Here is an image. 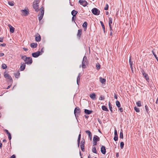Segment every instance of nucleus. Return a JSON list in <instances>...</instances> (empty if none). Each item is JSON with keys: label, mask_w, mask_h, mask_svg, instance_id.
I'll return each mask as SVG.
<instances>
[{"label": "nucleus", "mask_w": 158, "mask_h": 158, "mask_svg": "<svg viewBox=\"0 0 158 158\" xmlns=\"http://www.w3.org/2000/svg\"><path fill=\"white\" fill-rule=\"evenodd\" d=\"M32 7L36 12H38L40 10V12L38 16H40L39 17L38 19L39 21H40L43 19L44 14V7L42 6L41 8L39 9V5L37 4H35L33 3Z\"/></svg>", "instance_id": "obj_1"}, {"label": "nucleus", "mask_w": 158, "mask_h": 158, "mask_svg": "<svg viewBox=\"0 0 158 158\" xmlns=\"http://www.w3.org/2000/svg\"><path fill=\"white\" fill-rule=\"evenodd\" d=\"M81 112V110L78 107H77L75 108L74 113L77 119L79 116L80 115Z\"/></svg>", "instance_id": "obj_2"}, {"label": "nucleus", "mask_w": 158, "mask_h": 158, "mask_svg": "<svg viewBox=\"0 0 158 158\" xmlns=\"http://www.w3.org/2000/svg\"><path fill=\"white\" fill-rule=\"evenodd\" d=\"M88 63L87 57L85 56L83 57V60L82 63V69H85L86 68V65H87Z\"/></svg>", "instance_id": "obj_3"}, {"label": "nucleus", "mask_w": 158, "mask_h": 158, "mask_svg": "<svg viewBox=\"0 0 158 158\" xmlns=\"http://www.w3.org/2000/svg\"><path fill=\"white\" fill-rule=\"evenodd\" d=\"M99 137L97 135H94L93 139V146H96L97 142L100 141Z\"/></svg>", "instance_id": "obj_4"}, {"label": "nucleus", "mask_w": 158, "mask_h": 158, "mask_svg": "<svg viewBox=\"0 0 158 158\" xmlns=\"http://www.w3.org/2000/svg\"><path fill=\"white\" fill-rule=\"evenodd\" d=\"M6 72H4V77L5 78L9 79V83L12 84L13 80L11 76L8 73H6Z\"/></svg>", "instance_id": "obj_5"}, {"label": "nucleus", "mask_w": 158, "mask_h": 158, "mask_svg": "<svg viewBox=\"0 0 158 158\" xmlns=\"http://www.w3.org/2000/svg\"><path fill=\"white\" fill-rule=\"evenodd\" d=\"M92 13L96 15H98L100 14V11L98 8H94L91 10Z\"/></svg>", "instance_id": "obj_6"}, {"label": "nucleus", "mask_w": 158, "mask_h": 158, "mask_svg": "<svg viewBox=\"0 0 158 158\" xmlns=\"http://www.w3.org/2000/svg\"><path fill=\"white\" fill-rule=\"evenodd\" d=\"M24 61L25 62V63L26 64L29 65L32 64L33 60L32 58L31 57H27V58H26L25 59Z\"/></svg>", "instance_id": "obj_7"}, {"label": "nucleus", "mask_w": 158, "mask_h": 158, "mask_svg": "<svg viewBox=\"0 0 158 158\" xmlns=\"http://www.w3.org/2000/svg\"><path fill=\"white\" fill-rule=\"evenodd\" d=\"M22 12L21 15L24 16H27L29 13V11L28 9L22 10H21Z\"/></svg>", "instance_id": "obj_8"}, {"label": "nucleus", "mask_w": 158, "mask_h": 158, "mask_svg": "<svg viewBox=\"0 0 158 158\" xmlns=\"http://www.w3.org/2000/svg\"><path fill=\"white\" fill-rule=\"evenodd\" d=\"M79 2L81 5H82L84 7L86 6L89 4L88 2L85 0H79Z\"/></svg>", "instance_id": "obj_9"}, {"label": "nucleus", "mask_w": 158, "mask_h": 158, "mask_svg": "<svg viewBox=\"0 0 158 158\" xmlns=\"http://www.w3.org/2000/svg\"><path fill=\"white\" fill-rule=\"evenodd\" d=\"M82 33V29H80L78 30V32L77 34V38L78 40H80L81 36Z\"/></svg>", "instance_id": "obj_10"}, {"label": "nucleus", "mask_w": 158, "mask_h": 158, "mask_svg": "<svg viewBox=\"0 0 158 158\" xmlns=\"http://www.w3.org/2000/svg\"><path fill=\"white\" fill-rule=\"evenodd\" d=\"M21 66L19 68V69L21 71H23L25 69L26 67V63H21Z\"/></svg>", "instance_id": "obj_11"}, {"label": "nucleus", "mask_w": 158, "mask_h": 158, "mask_svg": "<svg viewBox=\"0 0 158 158\" xmlns=\"http://www.w3.org/2000/svg\"><path fill=\"white\" fill-rule=\"evenodd\" d=\"M40 55V51H38L36 52H35L32 53V57L35 58H37Z\"/></svg>", "instance_id": "obj_12"}, {"label": "nucleus", "mask_w": 158, "mask_h": 158, "mask_svg": "<svg viewBox=\"0 0 158 158\" xmlns=\"http://www.w3.org/2000/svg\"><path fill=\"white\" fill-rule=\"evenodd\" d=\"M114 139L115 141H116L118 140V138L117 131L115 129L114 130Z\"/></svg>", "instance_id": "obj_13"}, {"label": "nucleus", "mask_w": 158, "mask_h": 158, "mask_svg": "<svg viewBox=\"0 0 158 158\" xmlns=\"http://www.w3.org/2000/svg\"><path fill=\"white\" fill-rule=\"evenodd\" d=\"M129 63L131 71L132 73H133V61L131 60V56H130V59L129 60Z\"/></svg>", "instance_id": "obj_14"}, {"label": "nucleus", "mask_w": 158, "mask_h": 158, "mask_svg": "<svg viewBox=\"0 0 158 158\" xmlns=\"http://www.w3.org/2000/svg\"><path fill=\"white\" fill-rule=\"evenodd\" d=\"M101 152L103 154H105L106 153V147L104 146H102L101 148Z\"/></svg>", "instance_id": "obj_15"}, {"label": "nucleus", "mask_w": 158, "mask_h": 158, "mask_svg": "<svg viewBox=\"0 0 158 158\" xmlns=\"http://www.w3.org/2000/svg\"><path fill=\"white\" fill-rule=\"evenodd\" d=\"M41 40V37L39 34L37 33V34L35 35V40L37 42H39Z\"/></svg>", "instance_id": "obj_16"}, {"label": "nucleus", "mask_w": 158, "mask_h": 158, "mask_svg": "<svg viewBox=\"0 0 158 158\" xmlns=\"http://www.w3.org/2000/svg\"><path fill=\"white\" fill-rule=\"evenodd\" d=\"M85 133L88 134L89 137V139L91 140L92 139V134L90 131L88 130L85 131Z\"/></svg>", "instance_id": "obj_17"}, {"label": "nucleus", "mask_w": 158, "mask_h": 158, "mask_svg": "<svg viewBox=\"0 0 158 158\" xmlns=\"http://www.w3.org/2000/svg\"><path fill=\"white\" fill-rule=\"evenodd\" d=\"M84 112L86 114L89 115L91 114L93 112V111L92 110L85 109Z\"/></svg>", "instance_id": "obj_18"}, {"label": "nucleus", "mask_w": 158, "mask_h": 158, "mask_svg": "<svg viewBox=\"0 0 158 158\" xmlns=\"http://www.w3.org/2000/svg\"><path fill=\"white\" fill-rule=\"evenodd\" d=\"M110 28V36H113V34L114 33V32L112 29V26H109Z\"/></svg>", "instance_id": "obj_19"}, {"label": "nucleus", "mask_w": 158, "mask_h": 158, "mask_svg": "<svg viewBox=\"0 0 158 158\" xmlns=\"http://www.w3.org/2000/svg\"><path fill=\"white\" fill-rule=\"evenodd\" d=\"M90 97L93 100H95L96 99V95L94 93H93L89 95Z\"/></svg>", "instance_id": "obj_20"}, {"label": "nucleus", "mask_w": 158, "mask_h": 158, "mask_svg": "<svg viewBox=\"0 0 158 158\" xmlns=\"http://www.w3.org/2000/svg\"><path fill=\"white\" fill-rule=\"evenodd\" d=\"M8 26L10 28V31L11 33H13L15 31V28L10 25L9 24Z\"/></svg>", "instance_id": "obj_21"}, {"label": "nucleus", "mask_w": 158, "mask_h": 158, "mask_svg": "<svg viewBox=\"0 0 158 158\" xmlns=\"http://www.w3.org/2000/svg\"><path fill=\"white\" fill-rule=\"evenodd\" d=\"M108 105L109 109L110 111H111V113H114V111H115V110H114V111H113V110H112V105L110 102H109Z\"/></svg>", "instance_id": "obj_22"}, {"label": "nucleus", "mask_w": 158, "mask_h": 158, "mask_svg": "<svg viewBox=\"0 0 158 158\" xmlns=\"http://www.w3.org/2000/svg\"><path fill=\"white\" fill-rule=\"evenodd\" d=\"M100 82L102 84H105L106 83V79L105 78L100 77L99 78Z\"/></svg>", "instance_id": "obj_23"}, {"label": "nucleus", "mask_w": 158, "mask_h": 158, "mask_svg": "<svg viewBox=\"0 0 158 158\" xmlns=\"http://www.w3.org/2000/svg\"><path fill=\"white\" fill-rule=\"evenodd\" d=\"M37 46V44L36 43H31L30 44V46L33 48H35Z\"/></svg>", "instance_id": "obj_24"}, {"label": "nucleus", "mask_w": 158, "mask_h": 158, "mask_svg": "<svg viewBox=\"0 0 158 158\" xmlns=\"http://www.w3.org/2000/svg\"><path fill=\"white\" fill-rule=\"evenodd\" d=\"M100 23L101 24V26L102 27L103 30V31L104 33V34H105V32H106L105 26L103 22L102 21H100Z\"/></svg>", "instance_id": "obj_25"}, {"label": "nucleus", "mask_w": 158, "mask_h": 158, "mask_svg": "<svg viewBox=\"0 0 158 158\" xmlns=\"http://www.w3.org/2000/svg\"><path fill=\"white\" fill-rule=\"evenodd\" d=\"M144 75H143V76L144 77L147 81L149 82V79L148 74H147L145 73V74Z\"/></svg>", "instance_id": "obj_26"}, {"label": "nucleus", "mask_w": 158, "mask_h": 158, "mask_svg": "<svg viewBox=\"0 0 158 158\" xmlns=\"http://www.w3.org/2000/svg\"><path fill=\"white\" fill-rule=\"evenodd\" d=\"M102 110L108 112L109 111V110L105 106L103 105L102 106Z\"/></svg>", "instance_id": "obj_27"}, {"label": "nucleus", "mask_w": 158, "mask_h": 158, "mask_svg": "<svg viewBox=\"0 0 158 158\" xmlns=\"http://www.w3.org/2000/svg\"><path fill=\"white\" fill-rule=\"evenodd\" d=\"M77 13L78 11L74 10H73L71 12L72 15L75 16H76V15L77 14Z\"/></svg>", "instance_id": "obj_28"}, {"label": "nucleus", "mask_w": 158, "mask_h": 158, "mask_svg": "<svg viewBox=\"0 0 158 158\" xmlns=\"http://www.w3.org/2000/svg\"><path fill=\"white\" fill-rule=\"evenodd\" d=\"M14 75L15 76L16 78H18L19 77L20 75V73L19 71H18L16 73H14Z\"/></svg>", "instance_id": "obj_29"}, {"label": "nucleus", "mask_w": 158, "mask_h": 158, "mask_svg": "<svg viewBox=\"0 0 158 158\" xmlns=\"http://www.w3.org/2000/svg\"><path fill=\"white\" fill-rule=\"evenodd\" d=\"M119 137L120 139H123V130L122 129L121 130L120 132V133Z\"/></svg>", "instance_id": "obj_30"}, {"label": "nucleus", "mask_w": 158, "mask_h": 158, "mask_svg": "<svg viewBox=\"0 0 158 158\" xmlns=\"http://www.w3.org/2000/svg\"><path fill=\"white\" fill-rule=\"evenodd\" d=\"M145 109L146 110V112H147V114H148L149 115L150 111H149V109L148 107V106L147 105H146L145 106Z\"/></svg>", "instance_id": "obj_31"}, {"label": "nucleus", "mask_w": 158, "mask_h": 158, "mask_svg": "<svg viewBox=\"0 0 158 158\" xmlns=\"http://www.w3.org/2000/svg\"><path fill=\"white\" fill-rule=\"evenodd\" d=\"M109 26H112L111 24L112 23V19L111 17L109 18Z\"/></svg>", "instance_id": "obj_32"}, {"label": "nucleus", "mask_w": 158, "mask_h": 158, "mask_svg": "<svg viewBox=\"0 0 158 158\" xmlns=\"http://www.w3.org/2000/svg\"><path fill=\"white\" fill-rule=\"evenodd\" d=\"M80 73H79L78 74V76L77 77V83L78 85H79V83L80 82Z\"/></svg>", "instance_id": "obj_33"}, {"label": "nucleus", "mask_w": 158, "mask_h": 158, "mask_svg": "<svg viewBox=\"0 0 158 158\" xmlns=\"http://www.w3.org/2000/svg\"><path fill=\"white\" fill-rule=\"evenodd\" d=\"M116 104L118 108L121 107V104L120 102L118 101L117 100L116 101Z\"/></svg>", "instance_id": "obj_34"}, {"label": "nucleus", "mask_w": 158, "mask_h": 158, "mask_svg": "<svg viewBox=\"0 0 158 158\" xmlns=\"http://www.w3.org/2000/svg\"><path fill=\"white\" fill-rule=\"evenodd\" d=\"M96 67L97 69L99 70L100 69L101 65L98 63H97L96 64Z\"/></svg>", "instance_id": "obj_35"}, {"label": "nucleus", "mask_w": 158, "mask_h": 158, "mask_svg": "<svg viewBox=\"0 0 158 158\" xmlns=\"http://www.w3.org/2000/svg\"><path fill=\"white\" fill-rule=\"evenodd\" d=\"M20 56L21 57V59L23 60L24 61L25 60V59L27 58L26 56H23L22 54H20Z\"/></svg>", "instance_id": "obj_36"}, {"label": "nucleus", "mask_w": 158, "mask_h": 158, "mask_svg": "<svg viewBox=\"0 0 158 158\" xmlns=\"http://www.w3.org/2000/svg\"><path fill=\"white\" fill-rule=\"evenodd\" d=\"M92 151L94 153L96 154L97 153V151L95 147H93L92 149Z\"/></svg>", "instance_id": "obj_37"}, {"label": "nucleus", "mask_w": 158, "mask_h": 158, "mask_svg": "<svg viewBox=\"0 0 158 158\" xmlns=\"http://www.w3.org/2000/svg\"><path fill=\"white\" fill-rule=\"evenodd\" d=\"M136 104L138 107H140L141 106V102L140 101H138L136 102Z\"/></svg>", "instance_id": "obj_38"}, {"label": "nucleus", "mask_w": 158, "mask_h": 158, "mask_svg": "<svg viewBox=\"0 0 158 158\" xmlns=\"http://www.w3.org/2000/svg\"><path fill=\"white\" fill-rule=\"evenodd\" d=\"M155 50V49L154 48L153 49H152V53L153 54V55H154V56H155V58H156H156H158V57H157L156 54L155 53L154 51V50Z\"/></svg>", "instance_id": "obj_39"}, {"label": "nucleus", "mask_w": 158, "mask_h": 158, "mask_svg": "<svg viewBox=\"0 0 158 158\" xmlns=\"http://www.w3.org/2000/svg\"><path fill=\"white\" fill-rule=\"evenodd\" d=\"M40 0H35L33 3L39 5Z\"/></svg>", "instance_id": "obj_40"}, {"label": "nucleus", "mask_w": 158, "mask_h": 158, "mask_svg": "<svg viewBox=\"0 0 158 158\" xmlns=\"http://www.w3.org/2000/svg\"><path fill=\"white\" fill-rule=\"evenodd\" d=\"M73 15V17H72V21L74 22L76 24L75 20L76 18V16H75V15Z\"/></svg>", "instance_id": "obj_41"}, {"label": "nucleus", "mask_w": 158, "mask_h": 158, "mask_svg": "<svg viewBox=\"0 0 158 158\" xmlns=\"http://www.w3.org/2000/svg\"><path fill=\"white\" fill-rule=\"evenodd\" d=\"M134 109L136 112L139 113L140 112V110L139 108H137L136 106H135L134 107Z\"/></svg>", "instance_id": "obj_42"}, {"label": "nucleus", "mask_w": 158, "mask_h": 158, "mask_svg": "<svg viewBox=\"0 0 158 158\" xmlns=\"http://www.w3.org/2000/svg\"><path fill=\"white\" fill-rule=\"evenodd\" d=\"M124 146V143L123 142H121L120 143V147L121 149H122L123 148Z\"/></svg>", "instance_id": "obj_43"}, {"label": "nucleus", "mask_w": 158, "mask_h": 158, "mask_svg": "<svg viewBox=\"0 0 158 158\" xmlns=\"http://www.w3.org/2000/svg\"><path fill=\"white\" fill-rule=\"evenodd\" d=\"M8 3L9 4V5L11 6H14V2H10V1H8Z\"/></svg>", "instance_id": "obj_44"}, {"label": "nucleus", "mask_w": 158, "mask_h": 158, "mask_svg": "<svg viewBox=\"0 0 158 158\" xmlns=\"http://www.w3.org/2000/svg\"><path fill=\"white\" fill-rule=\"evenodd\" d=\"M87 25H88L87 23L86 22H85L83 23L82 25V27H87Z\"/></svg>", "instance_id": "obj_45"}, {"label": "nucleus", "mask_w": 158, "mask_h": 158, "mask_svg": "<svg viewBox=\"0 0 158 158\" xmlns=\"http://www.w3.org/2000/svg\"><path fill=\"white\" fill-rule=\"evenodd\" d=\"M81 146V151L83 152H84L85 151V145H80Z\"/></svg>", "instance_id": "obj_46"}, {"label": "nucleus", "mask_w": 158, "mask_h": 158, "mask_svg": "<svg viewBox=\"0 0 158 158\" xmlns=\"http://www.w3.org/2000/svg\"><path fill=\"white\" fill-rule=\"evenodd\" d=\"M7 67V65L4 64H2V68L3 69H6Z\"/></svg>", "instance_id": "obj_47"}, {"label": "nucleus", "mask_w": 158, "mask_h": 158, "mask_svg": "<svg viewBox=\"0 0 158 158\" xmlns=\"http://www.w3.org/2000/svg\"><path fill=\"white\" fill-rule=\"evenodd\" d=\"M83 140L81 141L80 145H85V141L84 138L82 139Z\"/></svg>", "instance_id": "obj_48"}, {"label": "nucleus", "mask_w": 158, "mask_h": 158, "mask_svg": "<svg viewBox=\"0 0 158 158\" xmlns=\"http://www.w3.org/2000/svg\"><path fill=\"white\" fill-rule=\"evenodd\" d=\"M7 135H8V138L10 140L11 139V135L10 133H8ZM10 144H11L10 141Z\"/></svg>", "instance_id": "obj_49"}, {"label": "nucleus", "mask_w": 158, "mask_h": 158, "mask_svg": "<svg viewBox=\"0 0 158 158\" xmlns=\"http://www.w3.org/2000/svg\"><path fill=\"white\" fill-rule=\"evenodd\" d=\"M109 8V5L108 4H106L105 7L104 8V10H108Z\"/></svg>", "instance_id": "obj_50"}, {"label": "nucleus", "mask_w": 158, "mask_h": 158, "mask_svg": "<svg viewBox=\"0 0 158 158\" xmlns=\"http://www.w3.org/2000/svg\"><path fill=\"white\" fill-rule=\"evenodd\" d=\"M105 99V97L104 96H102V95H101L99 98V100H103Z\"/></svg>", "instance_id": "obj_51"}, {"label": "nucleus", "mask_w": 158, "mask_h": 158, "mask_svg": "<svg viewBox=\"0 0 158 158\" xmlns=\"http://www.w3.org/2000/svg\"><path fill=\"white\" fill-rule=\"evenodd\" d=\"M80 140H81V139L78 138L77 141V146L78 148H79L80 147Z\"/></svg>", "instance_id": "obj_52"}, {"label": "nucleus", "mask_w": 158, "mask_h": 158, "mask_svg": "<svg viewBox=\"0 0 158 158\" xmlns=\"http://www.w3.org/2000/svg\"><path fill=\"white\" fill-rule=\"evenodd\" d=\"M118 108V110L120 111V112L121 113H122L123 112V109L122 107H119Z\"/></svg>", "instance_id": "obj_53"}, {"label": "nucleus", "mask_w": 158, "mask_h": 158, "mask_svg": "<svg viewBox=\"0 0 158 158\" xmlns=\"http://www.w3.org/2000/svg\"><path fill=\"white\" fill-rule=\"evenodd\" d=\"M141 73H142L143 75H144V74H145V73H145V72L144 70L142 69H141Z\"/></svg>", "instance_id": "obj_54"}, {"label": "nucleus", "mask_w": 158, "mask_h": 158, "mask_svg": "<svg viewBox=\"0 0 158 158\" xmlns=\"http://www.w3.org/2000/svg\"><path fill=\"white\" fill-rule=\"evenodd\" d=\"M43 49L44 48H42L41 50L40 51V55H42V54L44 52V51H43Z\"/></svg>", "instance_id": "obj_55"}, {"label": "nucleus", "mask_w": 158, "mask_h": 158, "mask_svg": "<svg viewBox=\"0 0 158 158\" xmlns=\"http://www.w3.org/2000/svg\"><path fill=\"white\" fill-rule=\"evenodd\" d=\"M6 45V44L5 43H3L0 44V46L2 47H5Z\"/></svg>", "instance_id": "obj_56"}, {"label": "nucleus", "mask_w": 158, "mask_h": 158, "mask_svg": "<svg viewBox=\"0 0 158 158\" xmlns=\"http://www.w3.org/2000/svg\"><path fill=\"white\" fill-rule=\"evenodd\" d=\"M4 37H0V42H2L3 41Z\"/></svg>", "instance_id": "obj_57"}, {"label": "nucleus", "mask_w": 158, "mask_h": 158, "mask_svg": "<svg viewBox=\"0 0 158 158\" xmlns=\"http://www.w3.org/2000/svg\"><path fill=\"white\" fill-rule=\"evenodd\" d=\"M10 158H16V156L15 155H13Z\"/></svg>", "instance_id": "obj_58"}, {"label": "nucleus", "mask_w": 158, "mask_h": 158, "mask_svg": "<svg viewBox=\"0 0 158 158\" xmlns=\"http://www.w3.org/2000/svg\"><path fill=\"white\" fill-rule=\"evenodd\" d=\"M4 55V54L2 52H0V57L3 56Z\"/></svg>", "instance_id": "obj_59"}, {"label": "nucleus", "mask_w": 158, "mask_h": 158, "mask_svg": "<svg viewBox=\"0 0 158 158\" xmlns=\"http://www.w3.org/2000/svg\"><path fill=\"white\" fill-rule=\"evenodd\" d=\"M4 131L7 134L10 133L9 132L8 130L6 129H5Z\"/></svg>", "instance_id": "obj_60"}, {"label": "nucleus", "mask_w": 158, "mask_h": 158, "mask_svg": "<svg viewBox=\"0 0 158 158\" xmlns=\"http://www.w3.org/2000/svg\"><path fill=\"white\" fill-rule=\"evenodd\" d=\"M23 49L24 51H27L28 50V48H23Z\"/></svg>", "instance_id": "obj_61"}, {"label": "nucleus", "mask_w": 158, "mask_h": 158, "mask_svg": "<svg viewBox=\"0 0 158 158\" xmlns=\"http://www.w3.org/2000/svg\"><path fill=\"white\" fill-rule=\"evenodd\" d=\"M114 98L115 99H117V98H118L117 95L116 94H114Z\"/></svg>", "instance_id": "obj_62"}, {"label": "nucleus", "mask_w": 158, "mask_h": 158, "mask_svg": "<svg viewBox=\"0 0 158 158\" xmlns=\"http://www.w3.org/2000/svg\"><path fill=\"white\" fill-rule=\"evenodd\" d=\"M98 122L99 123H100V124H102V122L100 120V119H99V118H98Z\"/></svg>", "instance_id": "obj_63"}, {"label": "nucleus", "mask_w": 158, "mask_h": 158, "mask_svg": "<svg viewBox=\"0 0 158 158\" xmlns=\"http://www.w3.org/2000/svg\"><path fill=\"white\" fill-rule=\"evenodd\" d=\"M10 84V85L7 87V88H6L7 89H8L11 87V86L12 85V84Z\"/></svg>", "instance_id": "obj_64"}]
</instances>
